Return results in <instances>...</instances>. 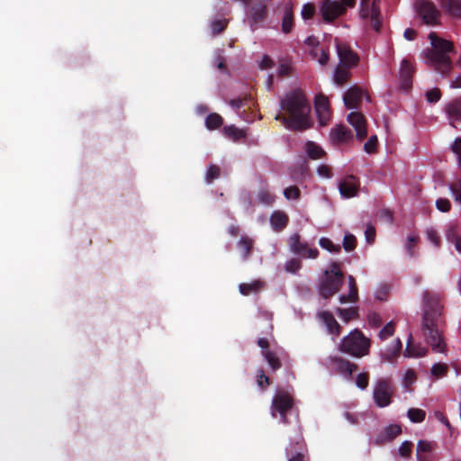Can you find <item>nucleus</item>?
Wrapping results in <instances>:
<instances>
[{
  "instance_id": "obj_1",
  "label": "nucleus",
  "mask_w": 461,
  "mask_h": 461,
  "mask_svg": "<svg viewBox=\"0 0 461 461\" xmlns=\"http://www.w3.org/2000/svg\"><path fill=\"white\" fill-rule=\"evenodd\" d=\"M281 109L287 113V117L277 113L276 120H280L285 127L292 131L305 130L310 126V104L300 90L287 94L281 103Z\"/></svg>"
},
{
  "instance_id": "obj_2",
  "label": "nucleus",
  "mask_w": 461,
  "mask_h": 461,
  "mask_svg": "<svg viewBox=\"0 0 461 461\" xmlns=\"http://www.w3.org/2000/svg\"><path fill=\"white\" fill-rule=\"evenodd\" d=\"M424 302L423 327L427 343L436 353L447 354V344L441 330L440 305L438 298L426 294Z\"/></svg>"
},
{
  "instance_id": "obj_3",
  "label": "nucleus",
  "mask_w": 461,
  "mask_h": 461,
  "mask_svg": "<svg viewBox=\"0 0 461 461\" xmlns=\"http://www.w3.org/2000/svg\"><path fill=\"white\" fill-rule=\"evenodd\" d=\"M431 49L421 53L423 61L442 75H447L451 69V59L448 53L454 50L453 42L439 38L435 32L429 34Z\"/></svg>"
},
{
  "instance_id": "obj_4",
  "label": "nucleus",
  "mask_w": 461,
  "mask_h": 461,
  "mask_svg": "<svg viewBox=\"0 0 461 461\" xmlns=\"http://www.w3.org/2000/svg\"><path fill=\"white\" fill-rule=\"evenodd\" d=\"M370 339L357 329L351 330L339 344V350L354 357H363L370 351Z\"/></svg>"
},
{
  "instance_id": "obj_5",
  "label": "nucleus",
  "mask_w": 461,
  "mask_h": 461,
  "mask_svg": "<svg viewBox=\"0 0 461 461\" xmlns=\"http://www.w3.org/2000/svg\"><path fill=\"white\" fill-rule=\"evenodd\" d=\"M343 283V273L338 263L332 262L329 266V269L324 272L321 284L319 285V293L324 298H330L338 293Z\"/></svg>"
},
{
  "instance_id": "obj_6",
  "label": "nucleus",
  "mask_w": 461,
  "mask_h": 461,
  "mask_svg": "<svg viewBox=\"0 0 461 461\" xmlns=\"http://www.w3.org/2000/svg\"><path fill=\"white\" fill-rule=\"evenodd\" d=\"M356 0H321L319 12L326 23H331L342 16L348 8H353Z\"/></svg>"
},
{
  "instance_id": "obj_7",
  "label": "nucleus",
  "mask_w": 461,
  "mask_h": 461,
  "mask_svg": "<svg viewBox=\"0 0 461 461\" xmlns=\"http://www.w3.org/2000/svg\"><path fill=\"white\" fill-rule=\"evenodd\" d=\"M294 407V399L286 392H278L272 399L270 413L273 418H276L277 413L283 423H286V414L292 411Z\"/></svg>"
},
{
  "instance_id": "obj_8",
  "label": "nucleus",
  "mask_w": 461,
  "mask_h": 461,
  "mask_svg": "<svg viewBox=\"0 0 461 461\" xmlns=\"http://www.w3.org/2000/svg\"><path fill=\"white\" fill-rule=\"evenodd\" d=\"M359 15L363 20L369 21L374 30L380 29L381 15L377 0H361Z\"/></svg>"
},
{
  "instance_id": "obj_9",
  "label": "nucleus",
  "mask_w": 461,
  "mask_h": 461,
  "mask_svg": "<svg viewBox=\"0 0 461 461\" xmlns=\"http://www.w3.org/2000/svg\"><path fill=\"white\" fill-rule=\"evenodd\" d=\"M323 365L331 373L339 374L346 379H350L352 373L357 369L356 364L337 356L329 357Z\"/></svg>"
},
{
  "instance_id": "obj_10",
  "label": "nucleus",
  "mask_w": 461,
  "mask_h": 461,
  "mask_svg": "<svg viewBox=\"0 0 461 461\" xmlns=\"http://www.w3.org/2000/svg\"><path fill=\"white\" fill-rule=\"evenodd\" d=\"M415 10L424 23L435 25L439 22L440 13L433 3L428 0H416Z\"/></svg>"
},
{
  "instance_id": "obj_11",
  "label": "nucleus",
  "mask_w": 461,
  "mask_h": 461,
  "mask_svg": "<svg viewBox=\"0 0 461 461\" xmlns=\"http://www.w3.org/2000/svg\"><path fill=\"white\" fill-rule=\"evenodd\" d=\"M393 389L385 379H379L374 386L373 399L379 408H384L391 404Z\"/></svg>"
},
{
  "instance_id": "obj_12",
  "label": "nucleus",
  "mask_w": 461,
  "mask_h": 461,
  "mask_svg": "<svg viewBox=\"0 0 461 461\" xmlns=\"http://www.w3.org/2000/svg\"><path fill=\"white\" fill-rule=\"evenodd\" d=\"M288 245L292 253L300 255L302 258L315 259L319 256V250L316 248H309L306 242H301L298 233L289 237Z\"/></svg>"
},
{
  "instance_id": "obj_13",
  "label": "nucleus",
  "mask_w": 461,
  "mask_h": 461,
  "mask_svg": "<svg viewBox=\"0 0 461 461\" xmlns=\"http://www.w3.org/2000/svg\"><path fill=\"white\" fill-rule=\"evenodd\" d=\"M336 50L341 65L345 67H351L357 63V55L351 50L350 47L347 43L336 39Z\"/></svg>"
},
{
  "instance_id": "obj_14",
  "label": "nucleus",
  "mask_w": 461,
  "mask_h": 461,
  "mask_svg": "<svg viewBox=\"0 0 461 461\" xmlns=\"http://www.w3.org/2000/svg\"><path fill=\"white\" fill-rule=\"evenodd\" d=\"M347 120L348 123L354 128L357 139L363 140L366 138L367 134L366 121L361 113L351 112L348 113Z\"/></svg>"
},
{
  "instance_id": "obj_15",
  "label": "nucleus",
  "mask_w": 461,
  "mask_h": 461,
  "mask_svg": "<svg viewBox=\"0 0 461 461\" xmlns=\"http://www.w3.org/2000/svg\"><path fill=\"white\" fill-rule=\"evenodd\" d=\"M358 180L353 176H347L339 182V190L342 197L351 198L357 194Z\"/></svg>"
},
{
  "instance_id": "obj_16",
  "label": "nucleus",
  "mask_w": 461,
  "mask_h": 461,
  "mask_svg": "<svg viewBox=\"0 0 461 461\" xmlns=\"http://www.w3.org/2000/svg\"><path fill=\"white\" fill-rule=\"evenodd\" d=\"M315 111L321 125H326L330 119V109L329 100L323 95L315 98Z\"/></svg>"
},
{
  "instance_id": "obj_17",
  "label": "nucleus",
  "mask_w": 461,
  "mask_h": 461,
  "mask_svg": "<svg viewBox=\"0 0 461 461\" xmlns=\"http://www.w3.org/2000/svg\"><path fill=\"white\" fill-rule=\"evenodd\" d=\"M402 433V428L398 424H390L384 427L374 440L376 445L390 442Z\"/></svg>"
},
{
  "instance_id": "obj_18",
  "label": "nucleus",
  "mask_w": 461,
  "mask_h": 461,
  "mask_svg": "<svg viewBox=\"0 0 461 461\" xmlns=\"http://www.w3.org/2000/svg\"><path fill=\"white\" fill-rule=\"evenodd\" d=\"M269 221L273 230L280 232L286 228L289 222V216L284 211L276 210L270 214Z\"/></svg>"
},
{
  "instance_id": "obj_19",
  "label": "nucleus",
  "mask_w": 461,
  "mask_h": 461,
  "mask_svg": "<svg viewBox=\"0 0 461 461\" xmlns=\"http://www.w3.org/2000/svg\"><path fill=\"white\" fill-rule=\"evenodd\" d=\"M348 293L347 294H341L339 297V301L341 304L355 303L359 299L357 282L353 276H348Z\"/></svg>"
},
{
  "instance_id": "obj_20",
  "label": "nucleus",
  "mask_w": 461,
  "mask_h": 461,
  "mask_svg": "<svg viewBox=\"0 0 461 461\" xmlns=\"http://www.w3.org/2000/svg\"><path fill=\"white\" fill-rule=\"evenodd\" d=\"M318 317L325 324L329 333L335 337L340 334V326L330 312H321L318 313Z\"/></svg>"
},
{
  "instance_id": "obj_21",
  "label": "nucleus",
  "mask_w": 461,
  "mask_h": 461,
  "mask_svg": "<svg viewBox=\"0 0 461 461\" xmlns=\"http://www.w3.org/2000/svg\"><path fill=\"white\" fill-rule=\"evenodd\" d=\"M363 92L357 87H350L344 95V104L347 108H356L361 102Z\"/></svg>"
},
{
  "instance_id": "obj_22",
  "label": "nucleus",
  "mask_w": 461,
  "mask_h": 461,
  "mask_svg": "<svg viewBox=\"0 0 461 461\" xmlns=\"http://www.w3.org/2000/svg\"><path fill=\"white\" fill-rule=\"evenodd\" d=\"M352 139L351 131L343 125H336L330 131V140L333 143H343Z\"/></svg>"
},
{
  "instance_id": "obj_23",
  "label": "nucleus",
  "mask_w": 461,
  "mask_h": 461,
  "mask_svg": "<svg viewBox=\"0 0 461 461\" xmlns=\"http://www.w3.org/2000/svg\"><path fill=\"white\" fill-rule=\"evenodd\" d=\"M412 337L409 336L406 348L403 352L405 357H422L428 353V349L421 345H415L411 342Z\"/></svg>"
},
{
  "instance_id": "obj_24",
  "label": "nucleus",
  "mask_w": 461,
  "mask_h": 461,
  "mask_svg": "<svg viewBox=\"0 0 461 461\" xmlns=\"http://www.w3.org/2000/svg\"><path fill=\"white\" fill-rule=\"evenodd\" d=\"M445 111L451 125L456 127L455 122L461 119V98L447 104L445 107Z\"/></svg>"
},
{
  "instance_id": "obj_25",
  "label": "nucleus",
  "mask_w": 461,
  "mask_h": 461,
  "mask_svg": "<svg viewBox=\"0 0 461 461\" xmlns=\"http://www.w3.org/2000/svg\"><path fill=\"white\" fill-rule=\"evenodd\" d=\"M412 73V65L408 60L403 59L401 63L399 72L402 88L408 89L411 86Z\"/></svg>"
},
{
  "instance_id": "obj_26",
  "label": "nucleus",
  "mask_w": 461,
  "mask_h": 461,
  "mask_svg": "<svg viewBox=\"0 0 461 461\" xmlns=\"http://www.w3.org/2000/svg\"><path fill=\"white\" fill-rule=\"evenodd\" d=\"M402 349V341L400 339H395L392 345L385 348L381 354L382 360L385 362H391L394 358H396L401 352Z\"/></svg>"
},
{
  "instance_id": "obj_27",
  "label": "nucleus",
  "mask_w": 461,
  "mask_h": 461,
  "mask_svg": "<svg viewBox=\"0 0 461 461\" xmlns=\"http://www.w3.org/2000/svg\"><path fill=\"white\" fill-rule=\"evenodd\" d=\"M441 6L449 15L461 18V0H441Z\"/></svg>"
},
{
  "instance_id": "obj_28",
  "label": "nucleus",
  "mask_w": 461,
  "mask_h": 461,
  "mask_svg": "<svg viewBox=\"0 0 461 461\" xmlns=\"http://www.w3.org/2000/svg\"><path fill=\"white\" fill-rule=\"evenodd\" d=\"M435 444L428 440H420L416 448L417 461H428L426 454H429L434 449Z\"/></svg>"
},
{
  "instance_id": "obj_29",
  "label": "nucleus",
  "mask_w": 461,
  "mask_h": 461,
  "mask_svg": "<svg viewBox=\"0 0 461 461\" xmlns=\"http://www.w3.org/2000/svg\"><path fill=\"white\" fill-rule=\"evenodd\" d=\"M264 287V283L261 280H253L250 283H242L239 286L240 293L242 295H249L251 294L258 293Z\"/></svg>"
},
{
  "instance_id": "obj_30",
  "label": "nucleus",
  "mask_w": 461,
  "mask_h": 461,
  "mask_svg": "<svg viewBox=\"0 0 461 461\" xmlns=\"http://www.w3.org/2000/svg\"><path fill=\"white\" fill-rule=\"evenodd\" d=\"M446 238L448 242L455 245L457 252L461 253V234H457V227L455 224L447 226L446 230Z\"/></svg>"
},
{
  "instance_id": "obj_31",
  "label": "nucleus",
  "mask_w": 461,
  "mask_h": 461,
  "mask_svg": "<svg viewBox=\"0 0 461 461\" xmlns=\"http://www.w3.org/2000/svg\"><path fill=\"white\" fill-rule=\"evenodd\" d=\"M267 14V5L258 4L250 10L249 24L253 27L258 22L261 21Z\"/></svg>"
},
{
  "instance_id": "obj_32",
  "label": "nucleus",
  "mask_w": 461,
  "mask_h": 461,
  "mask_svg": "<svg viewBox=\"0 0 461 461\" xmlns=\"http://www.w3.org/2000/svg\"><path fill=\"white\" fill-rule=\"evenodd\" d=\"M304 149L308 157L312 159H320L325 155L323 149L313 141H307Z\"/></svg>"
},
{
  "instance_id": "obj_33",
  "label": "nucleus",
  "mask_w": 461,
  "mask_h": 461,
  "mask_svg": "<svg viewBox=\"0 0 461 461\" xmlns=\"http://www.w3.org/2000/svg\"><path fill=\"white\" fill-rule=\"evenodd\" d=\"M336 313L344 322H348L358 317L357 307H349L346 309L337 308Z\"/></svg>"
},
{
  "instance_id": "obj_34",
  "label": "nucleus",
  "mask_w": 461,
  "mask_h": 461,
  "mask_svg": "<svg viewBox=\"0 0 461 461\" xmlns=\"http://www.w3.org/2000/svg\"><path fill=\"white\" fill-rule=\"evenodd\" d=\"M312 57L318 61V63L321 66L327 65L330 56L326 49L323 47L316 46L312 51H311Z\"/></svg>"
},
{
  "instance_id": "obj_35",
  "label": "nucleus",
  "mask_w": 461,
  "mask_h": 461,
  "mask_svg": "<svg viewBox=\"0 0 461 461\" xmlns=\"http://www.w3.org/2000/svg\"><path fill=\"white\" fill-rule=\"evenodd\" d=\"M253 246V240L249 237H241L238 242V247L241 252L243 259H248Z\"/></svg>"
},
{
  "instance_id": "obj_36",
  "label": "nucleus",
  "mask_w": 461,
  "mask_h": 461,
  "mask_svg": "<svg viewBox=\"0 0 461 461\" xmlns=\"http://www.w3.org/2000/svg\"><path fill=\"white\" fill-rule=\"evenodd\" d=\"M349 77L350 72L348 71V68L343 67H338L333 74V82L338 86H341L347 82Z\"/></svg>"
},
{
  "instance_id": "obj_37",
  "label": "nucleus",
  "mask_w": 461,
  "mask_h": 461,
  "mask_svg": "<svg viewBox=\"0 0 461 461\" xmlns=\"http://www.w3.org/2000/svg\"><path fill=\"white\" fill-rule=\"evenodd\" d=\"M257 198L258 203L267 206L273 204L276 201V195L266 188H262L258 191Z\"/></svg>"
},
{
  "instance_id": "obj_38",
  "label": "nucleus",
  "mask_w": 461,
  "mask_h": 461,
  "mask_svg": "<svg viewBox=\"0 0 461 461\" xmlns=\"http://www.w3.org/2000/svg\"><path fill=\"white\" fill-rule=\"evenodd\" d=\"M407 417L412 423H420L425 420L426 412L422 409L411 408L407 411Z\"/></svg>"
},
{
  "instance_id": "obj_39",
  "label": "nucleus",
  "mask_w": 461,
  "mask_h": 461,
  "mask_svg": "<svg viewBox=\"0 0 461 461\" xmlns=\"http://www.w3.org/2000/svg\"><path fill=\"white\" fill-rule=\"evenodd\" d=\"M223 120L218 113H210L205 119V126L209 130H216L221 126Z\"/></svg>"
},
{
  "instance_id": "obj_40",
  "label": "nucleus",
  "mask_w": 461,
  "mask_h": 461,
  "mask_svg": "<svg viewBox=\"0 0 461 461\" xmlns=\"http://www.w3.org/2000/svg\"><path fill=\"white\" fill-rule=\"evenodd\" d=\"M265 359L273 370L279 369L281 367V362L276 353L271 350H266L263 352Z\"/></svg>"
},
{
  "instance_id": "obj_41",
  "label": "nucleus",
  "mask_w": 461,
  "mask_h": 461,
  "mask_svg": "<svg viewBox=\"0 0 461 461\" xmlns=\"http://www.w3.org/2000/svg\"><path fill=\"white\" fill-rule=\"evenodd\" d=\"M224 134L232 140H239L245 137V132L235 126H227L223 129Z\"/></svg>"
},
{
  "instance_id": "obj_42",
  "label": "nucleus",
  "mask_w": 461,
  "mask_h": 461,
  "mask_svg": "<svg viewBox=\"0 0 461 461\" xmlns=\"http://www.w3.org/2000/svg\"><path fill=\"white\" fill-rule=\"evenodd\" d=\"M293 28V14L290 7H287L285 11V14L282 21V31L285 33H289Z\"/></svg>"
},
{
  "instance_id": "obj_43",
  "label": "nucleus",
  "mask_w": 461,
  "mask_h": 461,
  "mask_svg": "<svg viewBox=\"0 0 461 461\" xmlns=\"http://www.w3.org/2000/svg\"><path fill=\"white\" fill-rule=\"evenodd\" d=\"M319 245L322 249H324L330 252H332V253H338L340 250L339 245L333 244V242L329 238H326V237H322L320 239Z\"/></svg>"
},
{
  "instance_id": "obj_44",
  "label": "nucleus",
  "mask_w": 461,
  "mask_h": 461,
  "mask_svg": "<svg viewBox=\"0 0 461 461\" xmlns=\"http://www.w3.org/2000/svg\"><path fill=\"white\" fill-rule=\"evenodd\" d=\"M430 373L436 378L443 377L447 373V366L444 363H436L431 366Z\"/></svg>"
},
{
  "instance_id": "obj_45",
  "label": "nucleus",
  "mask_w": 461,
  "mask_h": 461,
  "mask_svg": "<svg viewBox=\"0 0 461 461\" xmlns=\"http://www.w3.org/2000/svg\"><path fill=\"white\" fill-rule=\"evenodd\" d=\"M395 331V325L393 321H389L380 331H379V339L381 340H385L392 337Z\"/></svg>"
},
{
  "instance_id": "obj_46",
  "label": "nucleus",
  "mask_w": 461,
  "mask_h": 461,
  "mask_svg": "<svg viewBox=\"0 0 461 461\" xmlns=\"http://www.w3.org/2000/svg\"><path fill=\"white\" fill-rule=\"evenodd\" d=\"M357 245V239L356 237L351 233H345L344 239H343V248L346 251L349 252L355 249Z\"/></svg>"
},
{
  "instance_id": "obj_47",
  "label": "nucleus",
  "mask_w": 461,
  "mask_h": 461,
  "mask_svg": "<svg viewBox=\"0 0 461 461\" xmlns=\"http://www.w3.org/2000/svg\"><path fill=\"white\" fill-rule=\"evenodd\" d=\"M301 195V191L297 186L291 185L284 190V196L286 200H298Z\"/></svg>"
},
{
  "instance_id": "obj_48",
  "label": "nucleus",
  "mask_w": 461,
  "mask_h": 461,
  "mask_svg": "<svg viewBox=\"0 0 461 461\" xmlns=\"http://www.w3.org/2000/svg\"><path fill=\"white\" fill-rule=\"evenodd\" d=\"M220 176V168L215 165H210L207 167L205 173V181L208 184H211L214 179L218 178Z\"/></svg>"
},
{
  "instance_id": "obj_49",
  "label": "nucleus",
  "mask_w": 461,
  "mask_h": 461,
  "mask_svg": "<svg viewBox=\"0 0 461 461\" xmlns=\"http://www.w3.org/2000/svg\"><path fill=\"white\" fill-rule=\"evenodd\" d=\"M316 171L318 176L321 178L330 179L333 176L332 167L328 164H320Z\"/></svg>"
},
{
  "instance_id": "obj_50",
  "label": "nucleus",
  "mask_w": 461,
  "mask_h": 461,
  "mask_svg": "<svg viewBox=\"0 0 461 461\" xmlns=\"http://www.w3.org/2000/svg\"><path fill=\"white\" fill-rule=\"evenodd\" d=\"M301 261L296 258H291L285 264V271L292 274H295L301 268Z\"/></svg>"
},
{
  "instance_id": "obj_51",
  "label": "nucleus",
  "mask_w": 461,
  "mask_h": 461,
  "mask_svg": "<svg viewBox=\"0 0 461 461\" xmlns=\"http://www.w3.org/2000/svg\"><path fill=\"white\" fill-rule=\"evenodd\" d=\"M227 23L228 22L225 19L213 21L211 23L212 33L215 35L223 32L227 26Z\"/></svg>"
},
{
  "instance_id": "obj_52",
  "label": "nucleus",
  "mask_w": 461,
  "mask_h": 461,
  "mask_svg": "<svg viewBox=\"0 0 461 461\" xmlns=\"http://www.w3.org/2000/svg\"><path fill=\"white\" fill-rule=\"evenodd\" d=\"M369 384V375L367 373H360L356 377V385L361 389L365 390L367 388Z\"/></svg>"
},
{
  "instance_id": "obj_53",
  "label": "nucleus",
  "mask_w": 461,
  "mask_h": 461,
  "mask_svg": "<svg viewBox=\"0 0 461 461\" xmlns=\"http://www.w3.org/2000/svg\"><path fill=\"white\" fill-rule=\"evenodd\" d=\"M416 381V373L412 369H408L402 375V384L409 387Z\"/></svg>"
},
{
  "instance_id": "obj_54",
  "label": "nucleus",
  "mask_w": 461,
  "mask_h": 461,
  "mask_svg": "<svg viewBox=\"0 0 461 461\" xmlns=\"http://www.w3.org/2000/svg\"><path fill=\"white\" fill-rule=\"evenodd\" d=\"M314 13H315V7L312 4L306 3L303 5L301 14L304 20L312 18Z\"/></svg>"
},
{
  "instance_id": "obj_55",
  "label": "nucleus",
  "mask_w": 461,
  "mask_h": 461,
  "mask_svg": "<svg viewBox=\"0 0 461 461\" xmlns=\"http://www.w3.org/2000/svg\"><path fill=\"white\" fill-rule=\"evenodd\" d=\"M377 137L375 135L371 136L364 145V150L368 153H374L377 146Z\"/></svg>"
},
{
  "instance_id": "obj_56",
  "label": "nucleus",
  "mask_w": 461,
  "mask_h": 461,
  "mask_svg": "<svg viewBox=\"0 0 461 461\" xmlns=\"http://www.w3.org/2000/svg\"><path fill=\"white\" fill-rule=\"evenodd\" d=\"M441 98V93L438 88H432L426 92V99L429 103H437Z\"/></svg>"
},
{
  "instance_id": "obj_57",
  "label": "nucleus",
  "mask_w": 461,
  "mask_h": 461,
  "mask_svg": "<svg viewBox=\"0 0 461 461\" xmlns=\"http://www.w3.org/2000/svg\"><path fill=\"white\" fill-rule=\"evenodd\" d=\"M426 236H427L428 240L431 244H433L437 248L439 247L440 239H439L438 232L435 230H433V229L427 230Z\"/></svg>"
},
{
  "instance_id": "obj_58",
  "label": "nucleus",
  "mask_w": 461,
  "mask_h": 461,
  "mask_svg": "<svg viewBox=\"0 0 461 461\" xmlns=\"http://www.w3.org/2000/svg\"><path fill=\"white\" fill-rule=\"evenodd\" d=\"M412 443L411 441H403L399 447V454L402 457H409L411 453Z\"/></svg>"
},
{
  "instance_id": "obj_59",
  "label": "nucleus",
  "mask_w": 461,
  "mask_h": 461,
  "mask_svg": "<svg viewBox=\"0 0 461 461\" xmlns=\"http://www.w3.org/2000/svg\"><path fill=\"white\" fill-rule=\"evenodd\" d=\"M257 384L260 388H266L270 384L269 377L267 376L263 370L259 369L257 375Z\"/></svg>"
},
{
  "instance_id": "obj_60",
  "label": "nucleus",
  "mask_w": 461,
  "mask_h": 461,
  "mask_svg": "<svg viewBox=\"0 0 461 461\" xmlns=\"http://www.w3.org/2000/svg\"><path fill=\"white\" fill-rule=\"evenodd\" d=\"M436 207L442 212H447L451 208L450 202L446 198H439L436 201Z\"/></svg>"
},
{
  "instance_id": "obj_61",
  "label": "nucleus",
  "mask_w": 461,
  "mask_h": 461,
  "mask_svg": "<svg viewBox=\"0 0 461 461\" xmlns=\"http://www.w3.org/2000/svg\"><path fill=\"white\" fill-rule=\"evenodd\" d=\"M450 191L455 200L461 204V179L450 186Z\"/></svg>"
},
{
  "instance_id": "obj_62",
  "label": "nucleus",
  "mask_w": 461,
  "mask_h": 461,
  "mask_svg": "<svg viewBox=\"0 0 461 461\" xmlns=\"http://www.w3.org/2000/svg\"><path fill=\"white\" fill-rule=\"evenodd\" d=\"M418 237L416 236H408L407 241L405 244V249L407 250L410 256L413 255V248L418 243Z\"/></svg>"
},
{
  "instance_id": "obj_63",
  "label": "nucleus",
  "mask_w": 461,
  "mask_h": 461,
  "mask_svg": "<svg viewBox=\"0 0 461 461\" xmlns=\"http://www.w3.org/2000/svg\"><path fill=\"white\" fill-rule=\"evenodd\" d=\"M258 65L261 69H268L273 67L274 62L268 56L264 55L261 58Z\"/></svg>"
},
{
  "instance_id": "obj_64",
  "label": "nucleus",
  "mask_w": 461,
  "mask_h": 461,
  "mask_svg": "<svg viewBox=\"0 0 461 461\" xmlns=\"http://www.w3.org/2000/svg\"><path fill=\"white\" fill-rule=\"evenodd\" d=\"M366 240L368 243H372L375 240V230L373 226H367L365 231Z\"/></svg>"
}]
</instances>
